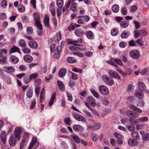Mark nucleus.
<instances>
[{
	"mask_svg": "<svg viewBox=\"0 0 149 149\" xmlns=\"http://www.w3.org/2000/svg\"><path fill=\"white\" fill-rule=\"evenodd\" d=\"M29 137V136L28 133L27 132H24L23 135L24 139H23L26 141H27L28 140Z\"/></svg>",
	"mask_w": 149,
	"mask_h": 149,
	"instance_id": "nucleus-62",
	"label": "nucleus"
},
{
	"mask_svg": "<svg viewBox=\"0 0 149 149\" xmlns=\"http://www.w3.org/2000/svg\"><path fill=\"white\" fill-rule=\"evenodd\" d=\"M10 59L14 64L17 63L19 60L18 58L14 56H11L10 58Z\"/></svg>",
	"mask_w": 149,
	"mask_h": 149,
	"instance_id": "nucleus-29",
	"label": "nucleus"
},
{
	"mask_svg": "<svg viewBox=\"0 0 149 149\" xmlns=\"http://www.w3.org/2000/svg\"><path fill=\"white\" fill-rule=\"evenodd\" d=\"M116 70L120 74H121L123 77H125V75H129L132 72V70L130 68H126L125 69L124 72L125 73L120 69L117 68Z\"/></svg>",
	"mask_w": 149,
	"mask_h": 149,
	"instance_id": "nucleus-3",
	"label": "nucleus"
},
{
	"mask_svg": "<svg viewBox=\"0 0 149 149\" xmlns=\"http://www.w3.org/2000/svg\"><path fill=\"white\" fill-rule=\"evenodd\" d=\"M129 145L130 146L133 147L136 146L138 144V141L133 139H130L127 141Z\"/></svg>",
	"mask_w": 149,
	"mask_h": 149,
	"instance_id": "nucleus-15",
	"label": "nucleus"
},
{
	"mask_svg": "<svg viewBox=\"0 0 149 149\" xmlns=\"http://www.w3.org/2000/svg\"><path fill=\"white\" fill-rule=\"evenodd\" d=\"M135 96L138 99H142L144 97L143 92L141 90H138L135 91L134 93Z\"/></svg>",
	"mask_w": 149,
	"mask_h": 149,
	"instance_id": "nucleus-11",
	"label": "nucleus"
},
{
	"mask_svg": "<svg viewBox=\"0 0 149 149\" xmlns=\"http://www.w3.org/2000/svg\"><path fill=\"white\" fill-rule=\"evenodd\" d=\"M138 86L139 89L138 90L145 91L146 90V87L143 82H139L138 83Z\"/></svg>",
	"mask_w": 149,
	"mask_h": 149,
	"instance_id": "nucleus-26",
	"label": "nucleus"
},
{
	"mask_svg": "<svg viewBox=\"0 0 149 149\" xmlns=\"http://www.w3.org/2000/svg\"><path fill=\"white\" fill-rule=\"evenodd\" d=\"M129 121L133 125H135L139 123L138 119H134L132 118H130L129 119Z\"/></svg>",
	"mask_w": 149,
	"mask_h": 149,
	"instance_id": "nucleus-46",
	"label": "nucleus"
},
{
	"mask_svg": "<svg viewBox=\"0 0 149 149\" xmlns=\"http://www.w3.org/2000/svg\"><path fill=\"white\" fill-rule=\"evenodd\" d=\"M7 15L6 14L4 13L0 14V19L4 20L7 18Z\"/></svg>",
	"mask_w": 149,
	"mask_h": 149,
	"instance_id": "nucleus-54",
	"label": "nucleus"
},
{
	"mask_svg": "<svg viewBox=\"0 0 149 149\" xmlns=\"http://www.w3.org/2000/svg\"><path fill=\"white\" fill-rule=\"evenodd\" d=\"M90 91L91 93L93 95V96L97 98H100V96L99 93L93 88H91L90 89Z\"/></svg>",
	"mask_w": 149,
	"mask_h": 149,
	"instance_id": "nucleus-24",
	"label": "nucleus"
},
{
	"mask_svg": "<svg viewBox=\"0 0 149 149\" xmlns=\"http://www.w3.org/2000/svg\"><path fill=\"white\" fill-rule=\"evenodd\" d=\"M134 90V87L132 84L129 85L127 88V92L129 93H132Z\"/></svg>",
	"mask_w": 149,
	"mask_h": 149,
	"instance_id": "nucleus-39",
	"label": "nucleus"
},
{
	"mask_svg": "<svg viewBox=\"0 0 149 149\" xmlns=\"http://www.w3.org/2000/svg\"><path fill=\"white\" fill-rule=\"evenodd\" d=\"M66 72V70L65 69L62 68L59 70L58 75L60 77H63L65 75Z\"/></svg>",
	"mask_w": 149,
	"mask_h": 149,
	"instance_id": "nucleus-25",
	"label": "nucleus"
},
{
	"mask_svg": "<svg viewBox=\"0 0 149 149\" xmlns=\"http://www.w3.org/2000/svg\"><path fill=\"white\" fill-rule=\"evenodd\" d=\"M34 18L35 21V25L40 30H42V25L40 21V15L37 13H33Z\"/></svg>",
	"mask_w": 149,
	"mask_h": 149,
	"instance_id": "nucleus-2",
	"label": "nucleus"
},
{
	"mask_svg": "<svg viewBox=\"0 0 149 149\" xmlns=\"http://www.w3.org/2000/svg\"><path fill=\"white\" fill-rule=\"evenodd\" d=\"M108 73L110 76L112 77L116 78L118 79H120L119 74L114 70H109L108 71Z\"/></svg>",
	"mask_w": 149,
	"mask_h": 149,
	"instance_id": "nucleus-8",
	"label": "nucleus"
},
{
	"mask_svg": "<svg viewBox=\"0 0 149 149\" xmlns=\"http://www.w3.org/2000/svg\"><path fill=\"white\" fill-rule=\"evenodd\" d=\"M29 43V47L31 48L36 49L38 47L37 43L34 41H30Z\"/></svg>",
	"mask_w": 149,
	"mask_h": 149,
	"instance_id": "nucleus-20",
	"label": "nucleus"
},
{
	"mask_svg": "<svg viewBox=\"0 0 149 149\" xmlns=\"http://www.w3.org/2000/svg\"><path fill=\"white\" fill-rule=\"evenodd\" d=\"M67 41L68 43L70 44H72L75 46L78 45L79 46H83L81 45H77V44H74V40H72L71 39H68L67 40Z\"/></svg>",
	"mask_w": 149,
	"mask_h": 149,
	"instance_id": "nucleus-51",
	"label": "nucleus"
},
{
	"mask_svg": "<svg viewBox=\"0 0 149 149\" xmlns=\"http://www.w3.org/2000/svg\"><path fill=\"white\" fill-rule=\"evenodd\" d=\"M139 122H145L148 120V118L147 116L143 117L138 119Z\"/></svg>",
	"mask_w": 149,
	"mask_h": 149,
	"instance_id": "nucleus-40",
	"label": "nucleus"
},
{
	"mask_svg": "<svg viewBox=\"0 0 149 149\" xmlns=\"http://www.w3.org/2000/svg\"><path fill=\"white\" fill-rule=\"evenodd\" d=\"M131 133L132 137L134 139H139V133L137 132H133Z\"/></svg>",
	"mask_w": 149,
	"mask_h": 149,
	"instance_id": "nucleus-33",
	"label": "nucleus"
},
{
	"mask_svg": "<svg viewBox=\"0 0 149 149\" xmlns=\"http://www.w3.org/2000/svg\"><path fill=\"white\" fill-rule=\"evenodd\" d=\"M41 83V80L40 79L38 78L36 79L34 82V84L36 86H38L40 85Z\"/></svg>",
	"mask_w": 149,
	"mask_h": 149,
	"instance_id": "nucleus-55",
	"label": "nucleus"
},
{
	"mask_svg": "<svg viewBox=\"0 0 149 149\" xmlns=\"http://www.w3.org/2000/svg\"><path fill=\"white\" fill-rule=\"evenodd\" d=\"M72 116L77 121L84 123L86 121V120L84 116L76 113L73 112Z\"/></svg>",
	"mask_w": 149,
	"mask_h": 149,
	"instance_id": "nucleus-4",
	"label": "nucleus"
},
{
	"mask_svg": "<svg viewBox=\"0 0 149 149\" xmlns=\"http://www.w3.org/2000/svg\"><path fill=\"white\" fill-rule=\"evenodd\" d=\"M22 132V130L20 127H17L15 129L14 134L11 135L9 139V143L10 146H14L16 144V140L18 141L20 140Z\"/></svg>",
	"mask_w": 149,
	"mask_h": 149,
	"instance_id": "nucleus-1",
	"label": "nucleus"
},
{
	"mask_svg": "<svg viewBox=\"0 0 149 149\" xmlns=\"http://www.w3.org/2000/svg\"><path fill=\"white\" fill-rule=\"evenodd\" d=\"M57 82L59 90L62 92H64L65 89L63 83L60 80H58Z\"/></svg>",
	"mask_w": 149,
	"mask_h": 149,
	"instance_id": "nucleus-14",
	"label": "nucleus"
},
{
	"mask_svg": "<svg viewBox=\"0 0 149 149\" xmlns=\"http://www.w3.org/2000/svg\"><path fill=\"white\" fill-rule=\"evenodd\" d=\"M71 136L77 143H78L80 142V140L77 136L73 134L71 135Z\"/></svg>",
	"mask_w": 149,
	"mask_h": 149,
	"instance_id": "nucleus-32",
	"label": "nucleus"
},
{
	"mask_svg": "<svg viewBox=\"0 0 149 149\" xmlns=\"http://www.w3.org/2000/svg\"><path fill=\"white\" fill-rule=\"evenodd\" d=\"M64 120L65 123L68 125H70L72 123V122L69 118H65Z\"/></svg>",
	"mask_w": 149,
	"mask_h": 149,
	"instance_id": "nucleus-57",
	"label": "nucleus"
},
{
	"mask_svg": "<svg viewBox=\"0 0 149 149\" xmlns=\"http://www.w3.org/2000/svg\"><path fill=\"white\" fill-rule=\"evenodd\" d=\"M80 25L78 24H71L68 27V30L69 31L74 30L76 28L79 27Z\"/></svg>",
	"mask_w": 149,
	"mask_h": 149,
	"instance_id": "nucleus-28",
	"label": "nucleus"
},
{
	"mask_svg": "<svg viewBox=\"0 0 149 149\" xmlns=\"http://www.w3.org/2000/svg\"><path fill=\"white\" fill-rule=\"evenodd\" d=\"M1 7L3 8H5L8 5V3L6 0H2L0 3Z\"/></svg>",
	"mask_w": 149,
	"mask_h": 149,
	"instance_id": "nucleus-38",
	"label": "nucleus"
},
{
	"mask_svg": "<svg viewBox=\"0 0 149 149\" xmlns=\"http://www.w3.org/2000/svg\"><path fill=\"white\" fill-rule=\"evenodd\" d=\"M107 62L109 64L114 66L116 67L117 68L118 67V65L116 64L113 61V58H112L110 61H107Z\"/></svg>",
	"mask_w": 149,
	"mask_h": 149,
	"instance_id": "nucleus-56",
	"label": "nucleus"
},
{
	"mask_svg": "<svg viewBox=\"0 0 149 149\" xmlns=\"http://www.w3.org/2000/svg\"><path fill=\"white\" fill-rule=\"evenodd\" d=\"M27 141L23 139L21 141L20 144V149H23L26 145Z\"/></svg>",
	"mask_w": 149,
	"mask_h": 149,
	"instance_id": "nucleus-36",
	"label": "nucleus"
},
{
	"mask_svg": "<svg viewBox=\"0 0 149 149\" xmlns=\"http://www.w3.org/2000/svg\"><path fill=\"white\" fill-rule=\"evenodd\" d=\"M19 45L22 47H24L26 46V43L23 39L20 40L19 41Z\"/></svg>",
	"mask_w": 149,
	"mask_h": 149,
	"instance_id": "nucleus-44",
	"label": "nucleus"
},
{
	"mask_svg": "<svg viewBox=\"0 0 149 149\" xmlns=\"http://www.w3.org/2000/svg\"><path fill=\"white\" fill-rule=\"evenodd\" d=\"M66 60L68 63H76L77 61V60L75 58L72 57H68Z\"/></svg>",
	"mask_w": 149,
	"mask_h": 149,
	"instance_id": "nucleus-31",
	"label": "nucleus"
},
{
	"mask_svg": "<svg viewBox=\"0 0 149 149\" xmlns=\"http://www.w3.org/2000/svg\"><path fill=\"white\" fill-rule=\"evenodd\" d=\"M56 93L54 92L52 93L51 97L49 103V106H51L53 104L54 100L56 98Z\"/></svg>",
	"mask_w": 149,
	"mask_h": 149,
	"instance_id": "nucleus-23",
	"label": "nucleus"
},
{
	"mask_svg": "<svg viewBox=\"0 0 149 149\" xmlns=\"http://www.w3.org/2000/svg\"><path fill=\"white\" fill-rule=\"evenodd\" d=\"M143 140L146 141L149 140V133H148L144 135L142 137Z\"/></svg>",
	"mask_w": 149,
	"mask_h": 149,
	"instance_id": "nucleus-64",
	"label": "nucleus"
},
{
	"mask_svg": "<svg viewBox=\"0 0 149 149\" xmlns=\"http://www.w3.org/2000/svg\"><path fill=\"white\" fill-rule=\"evenodd\" d=\"M23 52L25 54H29L31 53V50L26 47H25L22 49Z\"/></svg>",
	"mask_w": 149,
	"mask_h": 149,
	"instance_id": "nucleus-63",
	"label": "nucleus"
},
{
	"mask_svg": "<svg viewBox=\"0 0 149 149\" xmlns=\"http://www.w3.org/2000/svg\"><path fill=\"white\" fill-rule=\"evenodd\" d=\"M37 139L36 138L33 137L32 141L29 145V146L32 148L35 143L37 142Z\"/></svg>",
	"mask_w": 149,
	"mask_h": 149,
	"instance_id": "nucleus-60",
	"label": "nucleus"
},
{
	"mask_svg": "<svg viewBox=\"0 0 149 149\" xmlns=\"http://www.w3.org/2000/svg\"><path fill=\"white\" fill-rule=\"evenodd\" d=\"M130 35V33L125 31H123L121 35V37L122 38H126Z\"/></svg>",
	"mask_w": 149,
	"mask_h": 149,
	"instance_id": "nucleus-43",
	"label": "nucleus"
},
{
	"mask_svg": "<svg viewBox=\"0 0 149 149\" xmlns=\"http://www.w3.org/2000/svg\"><path fill=\"white\" fill-rule=\"evenodd\" d=\"M87 38L89 39H92L94 37L93 33L91 31H87L85 33Z\"/></svg>",
	"mask_w": 149,
	"mask_h": 149,
	"instance_id": "nucleus-27",
	"label": "nucleus"
},
{
	"mask_svg": "<svg viewBox=\"0 0 149 149\" xmlns=\"http://www.w3.org/2000/svg\"><path fill=\"white\" fill-rule=\"evenodd\" d=\"M121 26L123 28L127 27L128 26V23L125 21H122L120 24Z\"/></svg>",
	"mask_w": 149,
	"mask_h": 149,
	"instance_id": "nucleus-52",
	"label": "nucleus"
},
{
	"mask_svg": "<svg viewBox=\"0 0 149 149\" xmlns=\"http://www.w3.org/2000/svg\"><path fill=\"white\" fill-rule=\"evenodd\" d=\"M101 124L100 123H97L94 125L93 126L94 130H97L99 129L101 126Z\"/></svg>",
	"mask_w": 149,
	"mask_h": 149,
	"instance_id": "nucleus-45",
	"label": "nucleus"
},
{
	"mask_svg": "<svg viewBox=\"0 0 149 149\" xmlns=\"http://www.w3.org/2000/svg\"><path fill=\"white\" fill-rule=\"evenodd\" d=\"M43 22L46 27L48 28L49 27V17L48 15H47L45 16Z\"/></svg>",
	"mask_w": 149,
	"mask_h": 149,
	"instance_id": "nucleus-17",
	"label": "nucleus"
},
{
	"mask_svg": "<svg viewBox=\"0 0 149 149\" xmlns=\"http://www.w3.org/2000/svg\"><path fill=\"white\" fill-rule=\"evenodd\" d=\"M50 11L52 14L53 16H54L56 15V12L55 9L53 6H51L50 8Z\"/></svg>",
	"mask_w": 149,
	"mask_h": 149,
	"instance_id": "nucleus-58",
	"label": "nucleus"
},
{
	"mask_svg": "<svg viewBox=\"0 0 149 149\" xmlns=\"http://www.w3.org/2000/svg\"><path fill=\"white\" fill-rule=\"evenodd\" d=\"M23 81L26 84H27L29 83L31 80L29 76H25L24 77Z\"/></svg>",
	"mask_w": 149,
	"mask_h": 149,
	"instance_id": "nucleus-49",
	"label": "nucleus"
},
{
	"mask_svg": "<svg viewBox=\"0 0 149 149\" xmlns=\"http://www.w3.org/2000/svg\"><path fill=\"white\" fill-rule=\"evenodd\" d=\"M113 61L115 62L119 65H123L122 62L120 59L116 58H113Z\"/></svg>",
	"mask_w": 149,
	"mask_h": 149,
	"instance_id": "nucleus-47",
	"label": "nucleus"
},
{
	"mask_svg": "<svg viewBox=\"0 0 149 149\" xmlns=\"http://www.w3.org/2000/svg\"><path fill=\"white\" fill-rule=\"evenodd\" d=\"M4 71L8 73L14 72L15 71V69L13 67L10 66H5L3 67Z\"/></svg>",
	"mask_w": 149,
	"mask_h": 149,
	"instance_id": "nucleus-12",
	"label": "nucleus"
},
{
	"mask_svg": "<svg viewBox=\"0 0 149 149\" xmlns=\"http://www.w3.org/2000/svg\"><path fill=\"white\" fill-rule=\"evenodd\" d=\"M87 101L92 107H94L96 105L95 100L92 96L88 97L87 98Z\"/></svg>",
	"mask_w": 149,
	"mask_h": 149,
	"instance_id": "nucleus-10",
	"label": "nucleus"
},
{
	"mask_svg": "<svg viewBox=\"0 0 149 149\" xmlns=\"http://www.w3.org/2000/svg\"><path fill=\"white\" fill-rule=\"evenodd\" d=\"M6 136L7 135L6 132L4 131H1L0 135V139L2 143L4 144L6 143Z\"/></svg>",
	"mask_w": 149,
	"mask_h": 149,
	"instance_id": "nucleus-13",
	"label": "nucleus"
},
{
	"mask_svg": "<svg viewBox=\"0 0 149 149\" xmlns=\"http://www.w3.org/2000/svg\"><path fill=\"white\" fill-rule=\"evenodd\" d=\"M24 61L28 63L31 62L33 60V58L32 57L29 55H26L24 57Z\"/></svg>",
	"mask_w": 149,
	"mask_h": 149,
	"instance_id": "nucleus-19",
	"label": "nucleus"
},
{
	"mask_svg": "<svg viewBox=\"0 0 149 149\" xmlns=\"http://www.w3.org/2000/svg\"><path fill=\"white\" fill-rule=\"evenodd\" d=\"M111 8L113 12L117 13L119 10V6L118 5L115 4L112 6Z\"/></svg>",
	"mask_w": 149,
	"mask_h": 149,
	"instance_id": "nucleus-37",
	"label": "nucleus"
},
{
	"mask_svg": "<svg viewBox=\"0 0 149 149\" xmlns=\"http://www.w3.org/2000/svg\"><path fill=\"white\" fill-rule=\"evenodd\" d=\"M129 55L131 58L134 59L138 58L140 55L139 52L136 50H133L130 51Z\"/></svg>",
	"mask_w": 149,
	"mask_h": 149,
	"instance_id": "nucleus-5",
	"label": "nucleus"
},
{
	"mask_svg": "<svg viewBox=\"0 0 149 149\" xmlns=\"http://www.w3.org/2000/svg\"><path fill=\"white\" fill-rule=\"evenodd\" d=\"M73 128L74 130L77 132H80L84 130L83 127L81 125H74Z\"/></svg>",
	"mask_w": 149,
	"mask_h": 149,
	"instance_id": "nucleus-18",
	"label": "nucleus"
},
{
	"mask_svg": "<svg viewBox=\"0 0 149 149\" xmlns=\"http://www.w3.org/2000/svg\"><path fill=\"white\" fill-rule=\"evenodd\" d=\"M15 52H17L19 54L21 53L20 49L19 48L16 46H14L13 47L11 48L10 49L9 51V53H12Z\"/></svg>",
	"mask_w": 149,
	"mask_h": 149,
	"instance_id": "nucleus-22",
	"label": "nucleus"
},
{
	"mask_svg": "<svg viewBox=\"0 0 149 149\" xmlns=\"http://www.w3.org/2000/svg\"><path fill=\"white\" fill-rule=\"evenodd\" d=\"M77 4L75 2H72L70 6V9L73 12L77 11Z\"/></svg>",
	"mask_w": 149,
	"mask_h": 149,
	"instance_id": "nucleus-30",
	"label": "nucleus"
},
{
	"mask_svg": "<svg viewBox=\"0 0 149 149\" xmlns=\"http://www.w3.org/2000/svg\"><path fill=\"white\" fill-rule=\"evenodd\" d=\"M126 114L129 117H131L133 118H137V117L136 116H133V113L130 110H128L126 111Z\"/></svg>",
	"mask_w": 149,
	"mask_h": 149,
	"instance_id": "nucleus-50",
	"label": "nucleus"
},
{
	"mask_svg": "<svg viewBox=\"0 0 149 149\" xmlns=\"http://www.w3.org/2000/svg\"><path fill=\"white\" fill-rule=\"evenodd\" d=\"M33 90L32 89H29L27 91L26 95L28 98H31L33 96Z\"/></svg>",
	"mask_w": 149,
	"mask_h": 149,
	"instance_id": "nucleus-34",
	"label": "nucleus"
},
{
	"mask_svg": "<svg viewBox=\"0 0 149 149\" xmlns=\"http://www.w3.org/2000/svg\"><path fill=\"white\" fill-rule=\"evenodd\" d=\"M114 135L117 138V141L118 144L119 145L122 144L123 143V137L122 135L117 132L115 133Z\"/></svg>",
	"mask_w": 149,
	"mask_h": 149,
	"instance_id": "nucleus-9",
	"label": "nucleus"
},
{
	"mask_svg": "<svg viewBox=\"0 0 149 149\" xmlns=\"http://www.w3.org/2000/svg\"><path fill=\"white\" fill-rule=\"evenodd\" d=\"M56 4L59 8H61L63 5V0H57Z\"/></svg>",
	"mask_w": 149,
	"mask_h": 149,
	"instance_id": "nucleus-35",
	"label": "nucleus"
},
{
	"mask_svg": "<svg viewBox=\"0 0 149 149\" xmlns=\"http://www.w3.org/2000/svg\"><path fill=\"white\" fill-rule=\"evenodd\" d=\"M74 33L77 37H81L84 34V32L81 29H77L75 30Z\"/></svg>",
	"mask_w": 149,
	"mask_h": 149,
	"instance_id": "nucleus-16",
	"label": "nucleus"
},
{
	"mask_svg": "<svg viewBox=\"0 0 149 149\" xmlns=\"http://www.w3.org/2000/svg\"><path fill=\"white\" fill-rule=\"evenodd\" d=\"M83 111L86 116L90 118H92L93 117V115L91 114V113L89 112L88 111L85 109H83Z\"/></svg>",
	"mask_w": 149,
	"mask_h": 149,
	"instance_id": "nucleus-48",
	"label": "nucleus"
},
{
	"mask_svg": "<svg viewBox=\"0 0 149 149\" xmlns=\"http://www.w3.org/2000/svg\"><path fill=\"white\" fill-rule=\"evenodd\" d=\"M69 72L70 73V75H71L70 78L71 79L74 80H76L78 79V76L76 74L73 72H71L70 71H69Z\"/></svg>",
	"mask_w": 149,
	"mask_h": 149,
	"instance_id": "nucleus-42",
	"label": "nucleus"
},
{
	"mask_svg": "<svg viewBox=\"0 0 149 149\" xmlns=\"http://www.w3.org/2000/svg\"><path fill=\"white\" fill-rule=\"evenodd\" d=\"M29 76L31 80L32 79H33L37 78L38 77V73L32 74Z\"/></svg>",
	"mask_w": 149,
	"mask_h": 149,
	"instance_id": "nucleus-53",
	"label": "nucleus"
},
{
	"mask_svg": "<svg viewBox=\"0 0 149 149\" xmlns=\"http://www.w3.org/2000/svg\"><path fill=\"white\" fill-rule=\"evenodd\" d=\"M102 78L103 81L109 85L112 86L114 83L113 80L108 77L107 75H103L102 77Z\"/></svg>",
	"mask_w": 149,
	"mask_h": 149,
	"instance_id": "nucleus-6",
	"label": "nucleus"
},
{
	"mask_svg": "<svg viewBox=\"0 0 149 149\" xmlns=\"http://www.w3.org/2000/svg\"><path fill=\"white\" fill-rule=\"evenodd\" d=\"M37 139L36 138L33 137L32 141L29 145V146L32 148L35 143L37 142Z\"/></svg>",
	"mask_w": 149,
	"mask_h": 149,
	"instance_id": "nucleus-61",
	"label": "nucleus"
},
{
	"mask_svg": "<svg viewBox=\"0 0 149 149\" xmlns=\"http://www.w3.org/2000/svg\"><path fill=\"white\" fill-rule=\"evenodd\" d=\"M99 90L100 93L103 95H107L109 94V91L108 88L104 85H101L99 87Z\"/></svg>",
	"mask_w": 149,
	"mask_h": 149,
	"instance_id": "nucleus-7",
	"label": "nucleus"
},
{
	"mask_svg": "<svg viewBox=\"0 0 149 149\" xmlns=\"http://www.w3.org/2000/svg\"><path fill=\"white\" fill-rule=\"evenodd\" d=\"M118 33V31L117 28L113 29L111 31V35L113 36L117 35Z\"/></svg>",
	"mask_w": 149,
	"mask_h": 149,
	"instance_id": "nucleus-41",
	"label": "nucleus"
},
{
	"mask_svg": "<svg viewBox=\"0 0 149 149\" xmlns=\"http://www.w3.org/2000/svg\"><path fill=\"white\" fill-rule=\"evenodd\" d=\"M7 51L5 49H1L0 52V58H6Z\"/></svg>",
	"mask_w": 149,
	"mask_h": 149,
	"instance_id": "nucleus-21",
	"label": "nucleus"
},
{
	"mask_svg": "<svg viewBox=\"0 0 149 149\" xmlns=\"http://www.w3.org/2000/svg\"><path fill=\"white\" fill-rule=\"evenodd\" d=\"M140 31L141 36H146L148 34L147 32L145 30L142 29Z\"/></svg>",
	"mask_w": 149,
	"mask_h": 149,
	"instance_id": "nucleus-59",
	"label": "nucleus"
}]
</instances>
